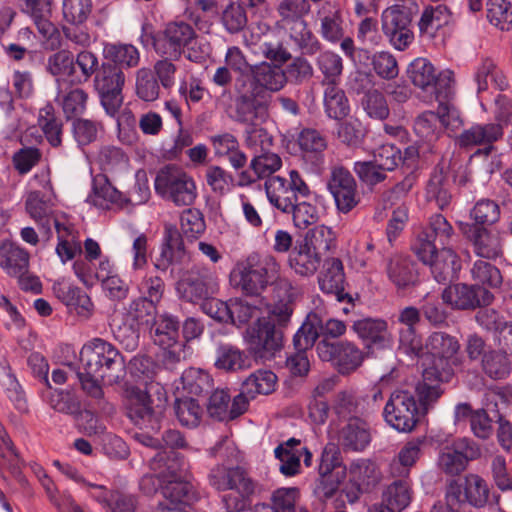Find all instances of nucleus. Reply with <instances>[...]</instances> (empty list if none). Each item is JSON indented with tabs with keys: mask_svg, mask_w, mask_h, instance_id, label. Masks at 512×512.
I'll use <instances>...</instances> for the list:
<instances>
[{
	"mask_svg": "<svg viewBox=\"0 0 512 512\" xmlns=\"http://www.w3.org/2000/svg\"><path fill=\"white\" fill-rule=\"evenodd\" d=\"M183 389L190 395L200 396L209 393L213 386L210 375L198 368H189L181 376Z\"/></svg>",
	"mask_w": 512,
	"mask_h": 512,
	"instance_id": "54",
	"label": "nucleus"
},
{
	"mask_svg": "<svg viewBox=\"0 0 512 512\" xmlns=\"http://www.w3.org/2000/svg\"><path fill=\"white\" fill-rule=\"evenodd\" d=\"M82 369L96 373L101 380L116 382L124 370V359L118 349L101 338H94L83 345L80 351Z\"/></svg>",
	"mask_w": 512,
	"mask_h": 512,
	"instance_id": "4",
	"label": "nucleus"
},
{
	"mask_svg": "<svg viewBox=\"0 0 512 512\" xmlns=\"http://www.w3.org/2000/svg\"><path fill=\"white\" fill-rule=\"evenodd\" d=\"M431 259L421 261L429 265L433 278L440 284L453 281L461 268L458 255L451 247H442L432 252Z\"/></svg>",
	"mask_w": 512,
	"mask_h": 512,
	"instance_id": "26",
	"label": "nucleus"
},
{
	"mask_svg": "<svg viewBox=\"0 0 512 512\" xmlns=\"http://www.w3.org/2000/svg\"><path fill=\"white\" fill-rule=\"evenodd\" d=\"M215 366L225 371L237 372L250 366L244 351L231 344H221L216 350Z\"/></svg>",
	"mask_w": 512,
	"mask_h": 512,
	"instance_id": "46",
	"label": "nucleus"
},
{
	"mask_svg": "<svg viewBox=\"0 0 512 512\" xmlns=\"http://www.w3.org/2000/svg\"><path fill=\"white\" fill-rule=\"evenodd\" d=\"M341 445L348 450L361 452L371 442L368 423L359 417H350L338 433Z\"/></svg>",
	"mask_w": 512,
	"mask_h": 512,
	"instance_id": "29",
	"label": "nucleus"
},
{
	"mask_svg": "<svg viewBox=\"0 0 512 512\" xmlns=\"http://www.w3.org/2000/svg\"><path fill=\"white\" fill-rule=\"evenodd\" d=\"M47 402L53 410L63 414L78 415L81 413V401L72 391L54 389L49 392Z\"/></svg>",
	"mask_w": 512,
	"mask_h": 512,
	"instance_id": "56",
	"label": "nucleus"
},
{
	"mask_svg": "<svg viewBox=\"0 0 512 512\" xmlns=\"http://www.w3.org/2000/svg\"><path fill=\"white\" fill-rule=\"evenodd\" d=\"M300 439L290 438L278 445L274 454L280 461L279 470L285 476H294L300 472L301 450Z\"/></svg>",
	"mask_w": 512,
	"mask_h": 512,
	"instance_id": "43",
	"label": "nucleus"
},
{
	"mask_svg": "<svg viewBox=\"0 0 512 512\" xmlns=\"http://www.w3.org/2000/svg\"><path fill=\"white\" fill-rule=\"evenodd\" d=\"M282 332L268 321H258L248 330L250 350L256 357L268 359L282 348Z\"/></svg>",
	"mask_w": 512,
	"mask_h": 512,
	"instance_id": "20",
	"label": "nucleus"
},
{
	"mask_svg": "<svg viewBox=\"0 0 512 512\" xmlns=\"http://www.w3.org/2000/svg\"><path fill=\"white\" fill-rule=\"evenodd\" d=\"M40 191H32L26 199V210L48 236L51 234L52 211Z\"/></svg>",
	"mask_w": 512,
	"mask_h": 512,
	"instance_id": "50",
	"label": "nucleus"
},
{
	"mask_svg": "<svg viewBox=\"0 0 512 512\" xmlns=\"http://www.w3.org/2000/svg\"><path fill=\"white\" fill-rule=\"evenodd\" d=\"M277 384V376L270 370L259 369L251 373L242 383L243 391L250 398L257 395H268L275 390Z\"/></svg>",
	"mask_w": 512,
	"mask_h": 512,
	"instance_id": "49",
	"label": "nucleus"
},
{
	"mask_svg": "<svg viewBox=\"0 0 512 512\" xmlns=\"http://www.w3.org/2000/svg\"><path fill=\"white\" fill-rule=\"evenodd\" d=\"M316 65L323 74V85L339 84L343 71L342 58L331 51H325L319 54Z\"/></svg>",
	"mask_w": 512,
	"mask_h": 512,
	"instance_id": "55",
	"label": "nucleus"
},
{
	"mask_svg": "<svg viewBox=\"0 0 512 512\" xmlns=\"http://www.w3.org/2000/svg\"><path fill=\"white\" fill-rule=\"evenodd\" d=\"M412 84L430 94V99H451L453 79L450 71L436 72L433 64L426 58H416L407 69Z\"/></svg>",
	"mask_w": 512,
	"mask_h": 512,
	"instance_id": "7",
	"label": "nucleus"
},
{
	"mask_svg": "<svg viewBox=\"0 0 512 512\" xmlns=\"http://www.w3.org/2000/svg\"><path fill=\"white\" fill-rule=\"evenodd\" d=\"M435 100L438 102L437 112L425 111L414 122L416 134L426 141L437 139L443 129L454 130L461 124L459 111L451 99Z\"/></svg>",
	"mask_w": 512,
	"mask_h": 512,
	"instance_id": "10",
	"label": "nucleus"
},
{
	"mask_svg": "<svg viewBox=\"0 0 512 512\" xmlns=\"http://www.w3.org/2000/svg\"><path fill=\"white\" fill-rule=\"evenodd\" d=\"M265 190L269 202L284 213H290L293 204L298 201L284 177H269L265 182Z\"/></svg>",
	"mask_w": 512,
	"mask_h": 512,
	"instance_id": "35",
	"label": "nucleus"
},
{
	"mask_svg": "<svg viewBox=\"0 0 512 512\" xmlns=\"http://www.w3.org/2000/svg\"><path fill=\"white\" fill-rule=\"evenodd\" d=\"M450 20L451 13L447 6L442 4L427 6L418 22L420 35L427 39H433L440 29L449 24Z\"/></svg>",
	"mask_w": 512,
	"mask_h": 512,
	"instance_id": "38",
	"label": "nucleus"
},
{
	"mask_svg": "<svg viewBox=\"0 0 512 512\" xmlns=\"http://www.w3.org/2000/svg\"><path fill=\"white\" fill-rule=\"evenodd\" d=\"M503 136V128L500 123H477L463 130L457 137V144L464 149H472L483 146L478 154L489 155L493 149V143Z\"/></svg>",
	"mask_w": 512,
	"mask_h": 512,
	"instance_id": "22",
	"label": "nucleus"
},
{
	"mask_svg": "<svg viewBox=\"0 0 512 512\" xmlns=\"http://www.w3.org/2000/svg\"><path fill=\"white\" fill-rule=\"evenodd\" d=\"M74 63V84L87 82L93 75L97 74L101 66L97 55L86 49L77 53L74 57Z\"/></svg>",
	"mask_w": 512,
	"mask_h": 512,
	"instance_id": "59",
	"label": "nucleus"
},
{
	"mask_svg": "<svg viewBox=\"0 0 512 512\" xmlns=\"http://www.w3.org/2000/svg\"><path fill=\"white\" fill-rule=\"evenodd\" d=\"M40 483L45 489L50 502L56 507L58 512H84L69 493H59L57 491L48 475L41 478Z\"/></svg>",
	"mask_w": 512,
	"mask_h": 512,
	"instance_id": "63",
	"label": "nucleus"
},
{
	"mask_svg": "<svg viewBox=\"0 0 512 512\" xmlns=\"http://www.w3.org/2000/svg\"><path fill=\"white\" fill-rule=\"evenodd\" d=\"M235 120L239 123L254 124L264 121L269 114L270 104L252 92L243 80L235 81Z\"/></svg>",
	"mask_w": 512,
	"mask_h": 512,
	"instance_id": "17",
	"label": "nucleus"
},
{
	"mask_svg": "<svg viewBox=\"0 0 512 512\" xmlns=\"http://www.w3.org/2000/svg\"><path fill=\"white\" fill-rule=\"evenodd\" d=\"M426 193L428 199L434 200L441 209L449 204L451 194L448 190V180L442 168L437 167L433 170L427 183Z\"/></svg>",
	"mask_w": 512,
	"mask_h": 512,
	"instance_id": "58",
	"label": "nucleus"
},
{
	"mask_svg": "<svg viewBox=\"0 0 512 512\" xmlns=\"http://www.w3.org/2000/svg\"><path fill=\"white\" fill-rule=\"evenodd\" d=\"M174 410L182 426L195 428L199 425L202 417V408L195 399L191 397L176 399Z\"/></svg>",
	"mask_w": 512,
	"mask_h": 512,
	"instance_id": "62",
	"label": "nucleus"
},
{
	"mask_svg": "<svg viewBox=\"0 0 512 512\" xmlns=\"http://www.w3.org/2000/svg\"><path fill=\"white\" fill-rule=\"evenodd\" d=\"M47 71L56 78L58 96L63 92L62 85L68 81L74 84L75 63L74 55L67 49H61L47 59Z\"/></svg>",
	"mask_w": 512,
	"mask_h": 512,
	"instance_id": "36",
	"label": "nucleus"
},
{
	"mask_svg": "<svg viewBox=\"0 0 512 512\" xmlns=\"http://www.w3.org/2000/svg\"><path fill=\"white\" fill-rule=\"evenodd\" d=\"M68 367L75 373L86 396L94 401L95 410L105 414L113 413V406L104 398L101 378L96 373H88V371L83 370L82 366L77 370L74 369L73 364H69Z\"/></svg>",
	"mask_w": 512,
	"mask_h": 512,
	"instance_id": "32",
	"label": "nucleus"
},
{
	"mask_svg": "<svg viewBox=\"0 0 512 512\" xmlns=\"http://www.w3.org/2000/svg\"><path fill=\"white\" fill-rule=\"evenodd\" d=\"M424 440L417 438L407 442L399 451L396 458L390 463V473L393 477L406 478L410 469L421 456Z\"/></svg>",
	"mask_w": 512,
	"mask_h": 512,
	"instance_id": "39",
	"label": "nucleus"
},
{
	"mask_svg": "<svg viewBox=\"0 0 512 512\" xmlns=\"http://www.w3.org/2000/svg\"><path fill=\"white\" fill-rule=\"evenodd\" d=\"M381 499L396 512L403 511L411 502L410 482L406 478L395 480L383 491Z\"/></svg>",
	"mask_w": 512,
	"mask_h": 512,
	"instance_id": "52",
	"label": "nucleus"
},
{
	"mask_svg": "<svg viewBox=\"0 0 512 512\" xmlns=\"http://www.w3.org/2000/svg\"><path fill=\"white\" fill-rule=\"evenodd\" d=\"M464 233L473 243L476 255L487 259H495L502 255V240L498 232L467 225Z\"/></svg>",
	"mask_w": 512,
	"mask_h": 512,
	"instance_id": "28",
	"label": "nucleus"
},
{
	"mask_svg": "<svg viewBox=\"0 0 512 512\" xmlns=\"http://www.w3.org/2000/svg\"><path fill=\"white\" fill-rule=\"evenodd\" d=\"M127 415L138 426L159 428L158 423L163 415V407L152 405V399L146 391L133 388L127 397Z\"/></svg>",
	"mask_w": 512,
	"mask_h": 512,
	"instance_id": "19",
	"label": "nucleus"
},
{
	"mask_svg": "<svg viewBox=\"0 0 512 512\" xmlns=\"http://www.w3.org/2000/svg\"><path fill=\"white\" fill-rule=\"evenodd\" d=\"M30 255L19 244L5 240L0 244V267L9 276H21L29 269Z\"/></svg>",
	"mask_w": 512,
	"mask_h": 512,
	"instance_id": "30",
	"label": "nucleus"
},
{
	"mask_svg": "<svg viewBox=\"0 0 512 512\" xmlns=\"http://www.w3.org/2000/svg\"><path fill=\"white\" fill-rule=\"evenodd\" d=\"M312 248L320 255L337 246V236L331 227L325 225H317L310 229L304 239Z\"/></svg>",
	"mask_w": 512,
	"mask_h": 512,
	"instance_id": "57",
	"label": "nucleus"
},
{
	"mask_svg": "<svg viewBox=\"0 0 512 512\" xmlns=\"http://www.w3.org/2000/svg\"><path fill=\"white\" fill-rule=\"evenodd\" d=\"M324 108L327 116L335 120H341L349 114L350 106L345 92L339 84L325 85Z\"/></svg>",
	"mask_w": 512,
	"mask_h": 512,
	"instance_id": "48",
	"label": "nucleus"
},
{
	"mask_svg": "<svg viewBox=\"0 0 512 512\" xmlns=\"http://www.w3.org/2000/svg\"><path fill=\"white\" fill-rule=\"evenodd\" d=\"M461 444L465 445V452L451 447H445L440 451L438 467L444 473L452 476L459 475L466 469L469 460L480 456V449L474 442L463 439Z\"/></svg>",
	"mask_w": 512,
	"mask_h": 512,
	"instance_id": "25",
	"label": "nucleus"
},
{
	"mask_svg": "<svg viewBox=\"0 0 512 512\" xmlns=\"http://www.w3.org/2000/svg\"><path fill=\"white\" fill-rule=\"evenodd\" d=\"M184 255V245L179 232L176 229L167 228L164 244L160 256L154 262V267L165 272L173 262L181 261Z\"/></svg>",
	"mask_w": 512,
	"mask_h": 512,
	"instance_id": "41",
	"label": "nucleus"
},
{
	"mask_svg": "<svg viewBox=\"0 0 512 512\" xmlns=\"http://www.w3.org/2000/svg\"><path fill=\"white\" fill-rule=\"evenodd\" d=\"M349 474L359 491H368L380 481V473L375 463L366 459L352 462Z\"/></svg>",
	"mask_w": 512,
	"mask_h": 512,
	"instance_id": "47",
	"label": "nucleus"
},
{
	"mask_svg": "<svg viewBox=\"0 0 512 512\" xmlns=\"http://www.w3.org/2000/svg\"><path fill=\"white\" fill-rule=\"evenodd\" d=\"M279 276L280 265L273 256L251 253L235 265L230 280L244 294L259 296L276 283Z\"/></svg>",
	"mask_w": 512,
	"mask_h": 512,
	"instance_id": "3",
	"label": "nucleus"
},
{
	"mask_svg": "<svg viewBox=\"0 0 512 512\" xmlns=\"http://www.w3.org/2000/svg\"><path fill=\"white\" fill-rule=\"evenodd\" d=\"M318 281L320 289L326 294H334L337 301L351 300L344 291L345 273L343 263L339 258H328L324 261Z\"/></svg>",
	"mask_w": 512,
	"mask_h": 512,
	"instance_id": "27",
	"label": "nucleus"
},
{
	"mask_svg": "<svg viewBox=\"0 0 512 512\" xmlns=\"http://www.w3.org/2000/svg\"><path fill=\"white\" fill-rule=\"evenodd\" d=\"M386 272L389 280L398 288L405 289L416 283L415 263L409 256L395 254L389 258Z\"/></svg>",
	"mask_w": 512,
	"mask_h": 512,
	"instance_id": "34",
	"label": "nucleus"
},
{
	"mask_svg": "<svg viewBox=\"0 0 512 512\" xmlns=\"http://www.w3.org/2000/svg\"><path fill=\"white\" fill-rule=\"evenodd\" d=\"M441 296L445 304L460 310L487 306L494 300V295L486 288L467 284L448 286L443 290Z\"/></svg>",
	"mask_w": 512,
	"mask_h": 512,
	"instance_id": "18",
	"label": "nucleus"
},
{
	"mask_svg": "<svg viewBox=\"0 0 512 512\" xmlns=\"http://www.w3.org/2000/svg\"><path fill=\"white\" fill-rule=\"evenodd\" d=\"M352 330L368 348L387 349L393 344L388 323L380 318H363L354 321Z\"/></svg>",
	"mask_w": 512,
	"mask_h": 512,
	"instance_id": "24",
	"label": "nucleus"
},
{
	"mask_svg": "<svg viewBox=\"0 0 512 512\" xmlns=\"http://www.w3.org/2000/svg\"><path fill=\"white\" fill-rule=\"evenodd\" d=\"M205 180L211 191L218 195L229 193L235 185L233 175L219 165L206 168Z\"/></svg>",
	"mask_w": 512,
	"mask_h": 512,
	"instance_id": "61",
	"label": "nucleus"
},
{
	"mask_svg": "<svg viewBox=\"0 0 512 512\" xmlns=\"http://www.w3.org/2000/svg\"><path fill=\"white\" fill-rule=\"evenodd\" d=\"M125 80L123 70L108 62L101 64L94 77V88L99 95L101 105L110 116H115L123 103L122 90Z\"/></svg>",
	"mask_w": 512,
	"mask_h": 512,
	"instance_id": "11",
	"label": "nucleus"
},
{
	"mask_svg": "<svg viewBox=\"0 0 512 512\" xmlns=\"http://www.w3.org/2000/svg\"><path fill=\"white\" fill-rule=\"evenodd\" d=\"M475 82L477 84V91L483 92L494 87L497 90L503 91L508 86L506 77L502 71L496 66L492 59L486 58L477 67L475 75Z\"/></svg>",
	"mask_w": 512,
	"mask_h": 512,
	"instance_id": "44",
	"label": "nucleus"
},
{
	"mask_svg": "<svg viewBox=\"0 0 512 512\" xmlns=\"http://www.w3.org/2000/svg\"><path fill=\"white\" fill-rule=\"evenodd\" d=\"M316 352L322 361L333 362L342 375L356 371L365 359L364 351L349 341L330 342L322 339L316 345Z\"/></svg>",
	"mask_w": 512,
	"mask_h": 512,
	"instance_id": "13",
	"label": "nucleus"
},
{
	"mask_svg": "<svg viewBox=\"0 0 512 512\" xmlns=\"http://www.w3.org/2000/svg\"><path fill=\"white\" fill-rule=\"evenodd\" d=\"M103 55L108 63L116 65L121 70L135 68L140 62V52L132 44L107 43Z\"/></svg>",
	"mask_w": 512,
	"mask_h": 512,
	"instance_id": "42",
	"label": "nucleus"
},
{
	"mask_svg": "<svg viewBox=\"0 0 512 512\" xmlns=\"http://www.w3.org/2000/svg\"><path fill=\"white\" fill-rule=\"evenodd\" d=\"M150 334L155 345L163 350L162 360L168 369L185 359V345L179 341V320L177 317L162 313L154 318Z\"/></svg>",
	"mask_w": 512,
	"mask_h": 512,
	"instance_id": "6",
	"label": "nucleus"
},
{
	"mask_svg": "<svg viewBox=\"0 0 512 512\" xmlns=\"http://www.w3.org/2000/svg\"><path fill=\"white\" fill-rule=\"evenodd\" d=\"M346 330L345 322L335 318L324 321L317 312H310L296 332V343L299 347L312 348L319 337L340 338Z\"/></svg>",
	"mask_w": 512,
	"mask_h": 512,
	"instance_id": "16",
	"label": "nucleus"
},
{
	"mask_svg": "<svg viewBox=\"0 0 512 512\" xmlns=\"http://www.w3.org/2000/svg\"><path fill=\"white\" fill-rule=\"evenodd\" d=\"M301 158L307 170L319 173L325 162L324 152L327 148L325 136L312 128L303 129L298 136Z\"/></svg>",
	"mask_w": 512,
	"mask_h": 512,
	"instance_id": "23",
	"label": "nucleus"
},
{
	"mask_svg": "<svg viewBox=\"0 0 512 512\" xmlns=\"http://www.w3.org/2000/svg\"><path fill=\"white\" fill-rule=\"evenodd\" d=\"M198 38L193 25L183 19L167 22L153 37L155 52L168 59L178 60L187 46Z\"/></svg>",
	"mask_w": 512,
	"mask_h": 512,
	"instance_id": "8",
	"label": "nucleus"
},
{
	"mask_svg": "<svg viewBox=\"0 0 512 512\" xmlns=\"http://www.w3.org/2000/svg\"><path fill=\"white\" fill-rule=\"evenodd\" d=\"M321 263V255L306 241H297L289 256V265L301 276L313 275Z\"/></svg>",
	"mask_w": 512,
	"mask_h": 512,
	"instance_id": "33",
	"label": "nucleus"
},
{
	"mask_svg": "<svg viewBox=\"0 0 512 512\" xmlns=\"http://www.w3.org/2000/svg\"><path fill=\"white\" fill-rule=\"evenodd\" d=\"M289 36V39L302 51L304 54L313 55L320 49V43L308 28L307 22L302 19L299 21L288 22L287 24H280L279 26Z\"/></svg>",
	"mask_w": 512,
	"mask_h": 512,
	"instance_id": "40",
	"label": "nucleus"
},
{
	"mask_svg": "<svg viewBox=\"0 0 512 512\" xmlns=\"http://www.w3.org/2000/svg\"><path fill=\"white\" fill-rule=\"evenodd\" d=\"M459 348L458 340L445 332H433L426 342L428 352L440 361L451 359Z\"/></svg>",
	"mask_w": 512,
	"mask_h": 512,
	"instance_id": "51",
	"label": "nucleus"
},
{
	"mask_svg": "<svg viewBox=\"0 0 512 512\" xmlns=\"http://www.w3.org/2000/svg\"><path fill=\"white\" fill-rule=\"evenodd\" d=\"M87 202L99 209H110L111 206H125L124 195L108 181L106 176L97 175L93 179L92 192L87 197Z\"/></svg>",
	"mask_w": 512,
	"mask_h": 512,
	"instance_id": "31",
	"label": "nucleus"
},
{
	"mask_svg": "<svg viewBox=\"0 0 512 512\" xmlns=\"http://www.w3.org/2000/svg\"><path fill=\"white\" fill-rule=\"evenodd\" d=\"M211 457L227 460L214 466L208 475L210 485L218 491L225 492L221 497L224 512H244L252 504V497L259 489V484L248 472L233 465L230 458L236 453L234 447L223 437L209 449Z\"/></svg>",
	"mask_w": 512,
	"mask_h": 512,
	"instance_id": "1",
	"label": "nucleus"
},
{
	"mask_svg": "<svg viewBox=\"0 0 512 512\" xmlns=\"http://www.w3.org/2000/svg\"><path fill=\"white\" fill-rule=\"evenodd\" d=\"M382 31L397 50H405L414 40L411 30V11L401 5H392L382 12Z\"/></svg>",
	"mask_w": 512,
	"mask_h": 512,
	"instance_id": "14",
	"label": "nucleus"
},
{
	"mask_svg": "<svg viewBox=\"0 0 512 512\" xmlns=\"http://www.w3.org/2000/svg\"><path fill=\"white\" fill-rule=\"evenodd\" d=\"M149 467L164 480L162 495L165 503L184 506L195 499L193 486L187 480L189 465L178 452H158L149 459Z\"/></svg>",
	"mask_w": 512,
	"mask_h": 512,
	"instance_id": "2",
	"label": "nucleus"
},
{
	"mask_svg": "<svg viewBox=\"0 0 512 512\" xmlns=\"http://www.w3.org/2000/svg\"><path fill=\"white\" fill-rule=\"evenodd\" d=\"M154 186L161 197L172 201L177 206H190L197 197V187L193 177L173 165H167L159 170Z\"/></svg>",
	"mask_w": 512,
	"mask_h": 512,
	"instance_id": "5",
	"label": "nucleus"
},
{
	"mask_svg": "<svg viewBox=\"0 0 512 512\" xmlns=\"http://www.w3.org/2000/svg\"><path fill=\"white\" fill-rule=\"evenodd\" d=\"M245 85L271 105L272 94L281 91L286 86L283 66L276 63L262 61L253 64L246 77H237Z\"/></svg>",
	"mask_w": 512,
	"mask_h": 512,
	"instance_id": "12",
	"label": "nucleus"
},
{
	"mask_svg": "<svg viewBox=\"0 0 512 512\" xmlns=\"http://www.w3.org/2000/svg\"><path fill=\"white\" fill-rule=\"evenodd\" d=\"M136 94L146 102H153L159 98L160 86L154 72L147 67L136 72Z\"/></svg>",
	"mask_w": 512,
	"mask_h": 512,
	"instance_id": "60",
	"label": "nucleus"
},
{
	"mask_svg": "<svg viewBox=\"0 0 512 512\" xmlns=\"http://www.w3.org/2000/svg\"><path fill=\"white\" fill-rule=\"evenodd\" d=\"M418 407L408 391H394L387 401L383 416L388 425L399 432L411 431L417 423Z\"/></svg>",
	"mask_w": 512,
	"mask_h": 512,
	"instance_id": "15",
	"label": "nucleus"
},
{
	"mask_svg": "<svg viewBox=\"0 0 512 512\" xmlns=\"http://www.w3.org/2000/svg\"><path fill=\"white\" fill-rule=\"evenodd\" d=\"M489 22L501 30L512 28V4L507 0H489L487 2Z\"/></svg>",
	"mask_w": 512,
	"mask_h": 512,
	"instance_id": "64",
	"label": "nucleus"
},
{
	"mask_svg": "<svg viewBox=\"0 0 512 512\" xmlns=\"http://www.w3.org/2000/svg\"><path fill=\"white\" fill-rule=\"evenodd\" d=\"M456 238L454 229L441 214L432 215L427 225L417 234L412 249L420 261L431 259L432 252L450 247Z\"/></svg>",
	"mask_w": 512,
	"mask_h": 512,
	"instance_id": "9",
	"label": "nucleus"
},
{
	"mask_svg": "<svg viewBox=\"0 0 512 512\" xmlns=\"http://www.w3.org/2000/svg\"><path fill=\"white\" fill-rule=\"evenodd\" d=\"M215 286V277L210 271L191 270L178 281L176 290L183 300L196 303L213 294Z\"/></svg>",
	"mask_w": 512,
	"mask_h": 512,
	"instance_id": "21",
	"label": "nucleus"
},
{
	"mask_svg": "<svg viewBox=\"0 0 512 512\" xmlns=\"http://www.w3.org/2000/svg\"><path fill=\"white\" fill-rule=\"evenodd\" d=\"M422 376V381L416 386V393L420 404L428 410L443 393L440 383L444 380V374L436 366H432L425 368Z\"/></svg>",
	"mask_w": 512,
	"mask_h": 512,
	"instance_id": "37",
	"label": "nucleus"
},
{
	"mask_svg": "<svg viewBox=\"0 0 512 512\" xmlns=\"http://www.w3.org/2000/svg\"><path fill=\"white\" fill-rule=\"evenodd\" d=\"M93 11V0H62L61 13L65 22L70 25L84 24Z\"/></svg>",
	"mask_w": 512,
	"mask_h": 512,
	"instance_id": "53",
	"label": "nucleus"
},
{
	"mask_svg": "<svg viewBox=\"0 0 512 512\" xmlns=\"http://www.w3.org/2000/svg\"><path fill=\"white\" fill-rule=\"evenodd\" d=\"M321 36L329 42H337L343 38L344 30L340 11L330 3L322 5L318 12Z\"/></svg>",
	"mask_w": 512,
	"mask_h": 512,
	"instance_id": "45",
	"label": "nucleus"
}]
</instances>
